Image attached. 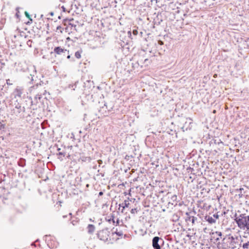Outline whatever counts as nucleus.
I'll use <instances>...</instances> for the list:
<instances>
[{
  "label": "nucleus",
  "instance_id": "nucleus-1",
  "mask_svg": "<svg viewBox=\"0 0 249 249\" xmlns=\"http://www.w3.org/2000/svg\"><path fill=\"white\" fill-rule=\"evenodd\" d=\"M234 220L237 224L238 227L241 230H245L249 231V215L246 213H242L237 215H234Z\"/></svg>",
  "mask_w": 249,
  "mask_h": 249
},
{
  "label": "nucleus",
  "instance_id": "nucleus-2",
  "mask_svg": "<svg viewBox=\"0 0 249 249\" xmlns=\"http://www.w3.org/2000/svg\"><path fill=\"white\" fill-rule=\"evenodd\" d=\"M223 235L221 231H216L212 233L211 240H213V242L217 244L220 239H222V241L225 239V238L223 237Z\"/></svg>",
  "mask_w": 249,
  "mask_h": 249
},
{
  "label": "nucleus",
  "instance_id": "nucleus-3",
  "mask_svg": "<svg viewBox=\"0 0 249 249\" xmlns=\"http://www.w3.org/2000/svg\"><path fill=\"white\" fill-rule=\"evenodd\" d=\"M163 243V240L158 236H155L152 239V246L154 249H160V245Z\"/></svg>",
  "mask_w": 249,
  "mask_h": 249
},
{
  "label": "nucleus",
  "instance_id": "nucleus-4",
  "mask_svg": "<svg viewBox=\"0 0 249 249\" xmlns=\"http://www.w3.org/2000/svg\"><path fill=\"white\" fill-rule=\"evenodd\" d=\"M109 233L107 230H103L98 232L97 235L100 240L107 242L108 241Z\"/></svg>",
  "mask_w": 249,
  "mask_h": 249
},
{
  "label": "nucleus",
  "instance_id": "nucleus-5",
  "mask_svg": "<svg viewBox=\"0 0 249 249\" xmlns=\"http://www.w3.org/2000/svg\"><path fill=\"white\" fill-rule=\"evenodd\" d=\"M53 53L57 55H63L65 56L67 53H69V51L64 48L58 46L54 48Z\"/></svg>",
  "mask_w": 249,
  "mask_h": 249
},
{
  "label": "nucleus",
  "instance_id": "nucleus-6",
  "mask_svg": "<svg viewBox=\"0 0 249 249\" xmlns=\"http://www.w3.org/2000/svg\"><path fill=\"white\" fill-rule=\"evenodd\" d=\"M130 205L129 200H125L122 203L119 205V210L121 211L122 213H125L124 210L126 208H128Z\"/></svg>",
  "mask_w": 249,
  "mask_h": 249
},
{
  "label": "nucleus",
  "instance_id": "nucleus-7",
  "mask_svg": "<svg viewBox=\"0 0 249 249\" xmlns=\"http://www.w3.org/2000/svg\"><path fill=\"white\" fill-rule=\"evenodd\" d=\"M238 239V237H236L235 238L233 236H231L228 238L229 241L230 242L229 248L231 249H234L236 248V244H237V242L236 240Z\"/></svg>",
  "mask_w": 249,
  "mask_h": 249
},
{
  "label": "nucleus",
  "instance_id": "nucleus-8",
  "mask_svg": "<svg viewBox=\"0 0 249 249\" xmlns=\"http://www.w3.org/2000/svg\"><path fill=\"white\" fill-rule=\"evenodd\" d=\"M22 93V89L19 88H17L14 91L13 95L15 98H17V97L20 98Z\"/></svg>",
  "mask_w": 249,
  "mask_h": 249
},
{
  "label": "nucleus",
  "instance_id": "nucleus-9",
  "mask_svg": "<svg viewBox=\"0 0 249 249\" xmlns=\"http://www.w3.org/2000/svg\"><path fill=\"white\" fill-rule=\"evenodd\" d=\"M186 215H187V217L185 218V220L186 221H191L192 223L193 224H194L196 222V221L197 220V218L196 217H195L194 216H190L189 215V213H186Z\"/></svg>",
  "mask_w": 249,
  "mask_h": 249
},
{
  "label": "nucleus",
  "instance_id": "nucleus-10",
  "mask_svg": "<svg viewBox=\"0 0 249 249\" xmlns=\"http://www.w3.org/2000/svg\"><path fill=\"white\" fill-rule=\"evenodd\" d=\"M204 220L210 224H213L216 222V220L212 216L208 215H206L205 216Z\"/></svg>",
  "mask_w": 249,
  "mask_h": 249
},
{
  "label": "nucleus",
  "instance_id": "nucleus-11",
  "mask_svg": "<svg viewBox=\"0 0 249 249\" xmlns=\"http://www.w3.org/2000/svg\"><path fill=\"white\" fill-rule=\"evenodd\" d=\"M57 150L58 151V153L57 154V155L58 156V159L61 161L63 160V158L65 156L66 152L64 151H60L61 149L59 148H58Z\"/></svg>",
  "mask_w": 249,
  "mask_h": 249
},
{
  "label": "nucleus",
  "instance_id": "nucleus-12",
  "mask_svg": "<svg viewBox=\"0 0 249 249\" xmlns=\"http://www.w3.org/2000/svg\"><path fill=\"white\" fill-rule=\"evenodd\" d=\"M18 166L21 167H24L26 165V160L23 158H20L18 161Z\"/></svg>",
  "mask_w": 249,
  "mask_h": 249
},
{
  "label": "nucleus",
  "instance_id": "nucleus-13",
  "mask_svg": "<svg viewBox=\"0 0 249 249\" xmlns=\"http://www.w3.org/2000/svg\"><path fill=\"white\" fill-rule=\"evenodd\" d=\"M89 233L92 234L94 231L95 228L92 224H89L87 227Z\"/></svg>",
  "mask_w": 249,
  "mask_h": 249
},
{
  "label": "nucleus",
  "instance_id": "nucleus-14",
  "mask_svg": "<svg viewBox=\"0 0 249 249\" xmlns=\"http://www.w3.org/2000/svg\"><path fill=\"white\" fill-rule=\"evenodd\" d=\"M15 108L18 109L17 112L18 113H20L22 111H24V107H21L19 103L16 104Z\"/></svg>",
  "mask_w": 249,
  "mask_h": 249
},
{
  "label": "nucleus",
  "instance_id": "nucleus-15",
  "mask_svg": "<svg viewBox=\"0 0 249 249\" xmlns=\"http://www.w3.org/2000/svg\"><path fill=\"white\" fill-rule=\"evenodd\" d=\"M217 244L218 245V247L219 248H222L223 249H228L229 248V246L226 244L224 243H222L221 244H220V242H218Z\"/></svg>",
  "mask_w": 249,
  "mask_h": 249
},
{
  "label": "nucleus",
  "instance_id": "nucleus-16",
  "mask_svg": "<svg viewBox=\"0 0 249 249\" xmlns=\"http://www.w3.org/2000/svg\"><path fill=\"white\" fill-rule=\"evenodd\" d=\"M24 14H25V16H26V17L27 18H28L29 19V20L30 21V22H29V23L32 22L33 19L31 18V16L30 15L29 13L28 12L25 11L24 13Z\"/></svg>",
  "mask_w": 249,
  "mask_h": 249
},
{
  "label": "nucleus",
  "instance_id": "nucleus-17",
  "mask_svg": "<svg viewBox=\"0 0 249 249\" xmlns=\"http://www.w3.org/2000/svg\"><path fill=\"white\" fill-rule=\"evenodd\" d=\"M239 246H240V247H241V244H239ZM242 248L243 249H249V243L247 242L246 243H243L242 246Z\"/></svg>",
  "mask_w": 249,
  "mask_h": 249
},
{
  "label": "nucleus",
  "instance_id": "nucleus-18",
  "mask_svg": "<svg viewBox=\"0 0 249 249\" xmlns=\"http://www.w3.org/2000/svg\"><path fill=\"white\" fill-rule=\"evenodd\" d=\"M81 53H82L81 51H78L76 52L75 53V56L78 59L80 58L81 57Z\"/></svg>",
  "mask_w": 249,
  "mask_h": 249
},
{
  "label": "nucleus",
  "instance_id": "nucleus-19",
  "mask_svg": "<svg viewBox=\"0 0 249 249\" xmlns=\"http://www.w3.org/2000/svg\"><path fill=\"white\" fill-rule=\"evenodd\" d=\"M115 233L119 236H122L123 235V232L122 231H116Z\"/></svg>",
  "mask_w": 249,
  "mask_h": 249
},
{
  "label": "nucleus",
  "instance_id": "nucleus-20",
  "mask_svg": "<svg viewBox=\"0 0 249 249\" xmlns=\"http://www.w3.org/2000/svg\"><path fill=\"white\" fill-rule=\"evenodd\" d=\"M130 212L132 214H135V213H137L138 210L137 208L132 209L130 211Z\"/></svg>",
  "mask_w": 249,
  "mask_h": 249
},
{
  "label": "nucleus",
  "instance_id": "nucleus-21",
  "mask_svg": "<svg viewBox=\"0 0 249 249\" xmlns=\"http://www.w3.org/2000/svg\"><path fill=\"white\" fill-rule=\"evenodd\" d=\"M187 124V122L185 123V124L183 125V126L181 127V129H182L183 131H187L188 129V127H186V124Z\"/></svg>",
  "mask_w": 249,
  "mask_h": 249
},
{
  "label": "nucleus",
  "instance_id": "nucleus-22",
  "mask_svg": "<svg viewBox=\"0 0 249 249\" xmlns=\"http://www.w3.org/2000/svg\"><path fill=\"white\" fill-rule=\"evenodd\" d=\"M114 218V216L113 215H112L111 217L107 219V220L110 223L111 221H112L114 223H115V222Z\"/></svg>",
  "mask_w": 249,
  "mask_h": 249
},
{
  "label": "nucleus",
  "instance_id": "nucleus-23",
  "mask_svg": "<svg viewBox=\"0 0 249 249\" xmlns=\"http://www.w3.org/2000/svg\"><path fill=\"white\" fill-rule=\"evenodd\" d=\"M32 40H29L27 41V45L30 47H32Z\"/></svg>",
  "mask_w": 249,
  "mask_h": 249
},
{
  "label": "nucleus",
  "instance_id": "nucleus-24",
  "mask_svg": "<svg viewBox=\"0 0 249 249\" xmlns=\"http://www.w3.org/2000/svg\"><path fill=\"white\" fill-rule=\"evenodd\" d=\"M5 127V124L0 122V130H2Z\"/></svg>",
  "mask_w": 249,
  "mask_h": 249
},
{
  "label": "nucleus",
  "instance_id": "nucleus-25",
  "mask_svg": "<svg viewBox=\"0 0 249 249\" xmlns=\"http://www.w3.org/2000/svg\"><path fill=\"white\" fill-rule=\"evenodd\" d=\"M215 220L219 218V215L217 213L213 214L212 216Z\"/></svg>",
  "mask_w": 249,
  "mask_h": 249
},
{
  "label": "nucleus",
  "instance_id": "nucleus-26",
  "mask_svg": "<svg viewBox=\"0 0 249 249\" xmlns=\"http://www.w3.org/2000/svg\"><path fill=\"white\" fill-rule=\"evenodd\" d=\"M177 198V196L176 195H173V196L171 197V199H172L173 201H176Z\"/></svg>",
  "mask_w": 249,
  "mask_h": 249
},
{
  "label": "nucleus",
  "instance_id": "nucleus-27",
  "mask_svg": "<svg viewBox=\"0 0 249 249\" xmlns=\"http://www.w3.org/2000/svg\"><path fill=\"white\" fill-rule=\"evenodd\" d=\"M41 95H36L35 97V100H36L37 99H39L40 100L41 99Z\"/></svg>",
  "mask_w": 249,
  "mask_h": 249
},
{
  "label": "nucleus",
  "instance_id": "nucleus-28",
  "mask_svg": "<svg viewBox=\"0 0 249 249\" xmlns=\"http://www.w3.org/2000/svg\"><path fill=\"white\" fill-rule=\"evenodd\" d=\"M97 162H98V163L99 164V166H100V165H101V164H102V163H103L102 160H97Z\"/></svg>",
  "mask_w": 249,
  "mask_h": 249
},
{
  "label": "nucleus",
  "instance_id": "nucleus-29",
  "mask_svg": "<svg viewBox=\"0 0 249 249\" xmlns=\"http://www.w3.org/2000/svg\"><path fill=\"white\" fill-rule=\"evenodd\" d=\"M158 44L160 45H162L163 44V41H162L161 40H159L158 41Z\"/></svg>",
  "mask_w": 249,
  "mask_h": 249
},
{
  "label": "nucleus",
  "instance_id": "nucleus-30",
  "mask_svg": "<svg viewBox=\"0 0 249 249\" xmlns=\"http://www.w3.org/2000/svg\"><path fill=\"white\" fill-rule=\"evenodd\" d=\"M116 226H117V225L119 224L120 220H119V219H117V221H116Z\"/></svg>",
  "mask_w": 249,
  "mask_h": 249
},
{
  "label": "nucleus",
  "instance_id": "nucleus-31",
  "mask_svg": "<svg viewBox=\"0 0 249 249\" xmlns=\"http://www.w3.org/2000/svg\"><path fill=\"white\" fill-rule=\"evenodd\" d=\"M103 195V192H100L99 193V196H102V195Z\"/></svg>",
  "mask_w": 249,
  "mask_h": 249
},
{
  "label": "nucleus",
  "instance_id": "nucleus-32",
  "mask_svg": "<svg viewBox=\"0 0 249 249\" xmlns=\"http://www.w3.org/2000/svg\"><path fill=\"white\" fill-rule=\"evenodd\" d=\"M137 33H138V32H137V30H134L133 31V33H134V35H137Z\"/></svg>",
  "mask_w": 249,
  "mask_h": 249
},
{
  "label": "nucleus",
  "instance_id": "nucleus-33",
  "mask_svg": "<svg viewBox=\"0 0 249 249\" xmlns=\"http://www.w3.org/2000/svg\"><path fill=\"white\" fill-rule=\"evenodd\" d=\"M62 8L63 9V11H64V12H65V11H66V9H65V8L64 7V6H63L62 7Z\"/></svg>",
  "mask_w": 249,
  "mask_h": 249
},
{
  "label": "nucleus",
  "instance_id": "nucleus-34",
  "mask_svg": "<svg viewBox=\"0 0 249 249\" xmlns=\"http://www.w3.org/2000/svg\"><path fill=\"white\" fill-rule=\"evenodd\" d=\"M50 14L52 16H53V13L52 12H51V13H50Z\"/></svg>",
  "mask_w": 249,
  "mask_h": 249
},
{
  "label": "nucleus",
  "instance_id": "nucleus-35",
  "mask_svg": "<svg viewBox=\"0 0 249 249\" xmlns=\"http://www.w3.org/2000/svg\"><path fill=\"white\" fill-rule=\"evenodd\" d=\"M61 28V26H58V27H57V30L60 29Z\"/></svg>",
  "mask_w": 249,
  "mask_h": 249
},
{
  "label": "nucleus",
  "instance_id": "nucleus-36",
  "mask_svg": "<svg viewBox=\"0 0 249 249\" xmlns=\"http://www.w3.org/2000/svg\"><path fill=\"white\" fill-rule=\"evenodd\" d=\"M67 58H68V59H69V58H70V55H68L67 56Z\"/></svg>",
  "mask_w": 249,
  "mask_h": 249
},
{
  "label": "nucleus",
  "instance_id": "nucleus-37",
  "mask_svg": "<svg viewBox=\"0 0 249 249\" xmlns=\"http://www.w3.org/2000/svg\"><path fill=\"white\" fill-rule=\"evenodd\" d=\"M9 83V82H8V80H7V84Z\"/></svg>",
  "mask_w": 249,
  "mask_h": 249
},
{
  "label": "nucleus",
  "instance_id": "nucleus-38",
  "mask_svg": "<svg viewBox=\"0 0 249 249\" xmlns=\"http://www.w3.org/2000/svg\"><path fill=\"white\" fill-rule=\"evenodd\" d=\"M9 83V82H8V80H7V84Z\"/></svg>",
  "mask_w": 249,
  "mask_h": 249
},
{
  "label": "nucleus",
  "instance_id": "nucleus-39",
  "mask_svg": "<svg viewBox=\"0 0 249 249\" xmlns=\"http://www.w3.org/2000/svg\"><path fill=\"white\" fill-rule=\"evenodd\" d=\"M242 190H243V188H240V190H241V191H242Z\"/></svg>",
  "mask_w": 249,
  "mask_h": 249
},
{
  "label": "nucleus",
  "instance_id": "nucleus-40",
  "mask_svg": "<svg viewBox=\"0 0 249 249\" xmlns=\"http://www.w3.org/2000/svg\"><path fill=\"white\" fill-rule=\"evenodd\" d=\"M170 204H171V203H170V202H169V203H168V206H169V205H170Z\"/></svg>",
  "mask_w": 249,
  "mask_h": 249
},
{
  "label": "nucleus",
  "instance_id": "nucleus-41",
  "mask_svg": "<svg viewBox=\"0 0 249 249\" xmlns=\"http://www.w3.org/2000/svg\"><path fill=\"white\" fill-rule=\"evenodd\" d=\"M66 217V215H64V216H63V217H64V218H65V217Z\"/></svg>",
  "mask_w": 249,
  "mask_h": 249
}]
</instances>
